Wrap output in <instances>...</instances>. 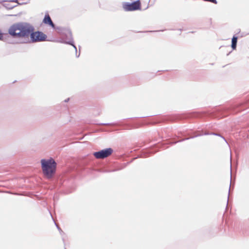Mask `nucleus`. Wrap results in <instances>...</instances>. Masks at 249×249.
<instances>
[{"mask_svg": "<svg viewBox=\"0 0 249 249\" xmlns=\"http://www.w3.org/2000/svg\"><path fill=\"white\" fill-rule=\"evenodd\" d=\"M123 8L126 12L141 10L142 6L140 0H138L132 3L124 2L122 4Z\"/></svg>", "mask_w": 249, "mask_h": 249, "instance_id": "nucleus-3", "label": "nucleus"}, {"mask_svg": "<svg viewBox=\"0 0 249 249\" xmlns=\"http://www.w3.org/2000/svg\"><path fill=\"white\" fill-rule=\"evenodd\" d=\"M236 43H237V37L233 36L232 38V44H231V47L232 49L234 50L236 49Z\"/></svg>", "mask_w": 249, "mask_h": 249, "instance_id": "nucleus-7", "label": "nucleus"}, {"mask_svg": "<svg viewBox=\"0 0 249 249\" xmlns=\"http://www.w3.org/2000/svg\"><path fill=\"white\" fill-rule=\"evenodd\" d=\"M203 0L206 1L211 2H212L214 4L217 3V1H216V0Z\"/></svg>", "mask_w": 249, "mask_h": 249, "instance_id": "nucleus-8", "label": "nucleus"}, {"mask_svg": "<svg viewBox=\"0 0 249 249\" xmlns=\"http://www.w3.org/2000/svg\"><path fill=\"white\" fill-rule=\"evenodd\" d=\"M41 167L45 177L51 178L56 171V162L53 159L41 160Z\"/></svg>", "mask_w": 249, "mask_h": 249, "instance_id": "nucleus-2", "label": "nucleus"}, {"mask_svg": "<svg viewBox=\"0 0 249 249\" xmlns=\"http://www.w3.org/2000/svg\"><path fill=\"white\" fill-rule=\"evenodd\" d=\"M113 152L112 148H106L104 150H101L100 151L96 152L93 153L94 156L97 159H103L108 157Z\"/></svg>", "mask_w": 249, "mask_h": 249, "instance_id": "nucleus-4", "label": "nucleus"}, {"mask_svg": "<svg viewBox=\"0 0 249 249\" xmlns=\"http://www.w3.org/2000/svg\"><path fill=\"white\" fill-rule=\"evenodd\" d=\"M43 22H44L45 24L49 25H50V26L53 28L54 27V24L51 20L50 17L49 16V15H45V17L44 20H43Z\"/></svg>", "mask_w": 249, "mask_h": 249, "instance_id": "nucleus-6", "label": "nucleus"}, {"mask_svg": "<svg viewBox=\"0 0 249 249\" xmlns=\"http://www.w3.org/2000/svg\"><path fill=\"white\" fill-rule=\"evenodd\" d=\"M3 37V35L1 33H0V40H2Z\"/></svg>", "mask_w": 249, "mask_h": 249, "instance_id": "nucleus-9", "label": "nucleus"}, {"mask_svg": "<svg viewBox=\"0 0 249 249\" xmlns=\"http://www.w3.org/2000/svg\"><path fill=\"white\" fill-rule=\"evenodd\" d=\"M29 36H31L32 42H40L45 41L46 39V36L43 33L39 31L31 32Z\"/></svg>", "mask_w": 249, "mask_h": 249, "instance_id": "nucleus-5", "label": "nucleus"}, {"mask_svg": "<svg viewBox=\"0 0 249 249\" xmlns=\"http://www.w3.org/2000/svg\"><path fill=\"white\" fill-rule=\"evenodd\" d=\"M32 31L33 27L25 23H16L8 29L9 34L17 38L28 37Z\"/></svg>", "mask_w": 249, "mask_h": 249, "instance_id": "nucleus-1", "label": "nucleus"}]
</instances>
